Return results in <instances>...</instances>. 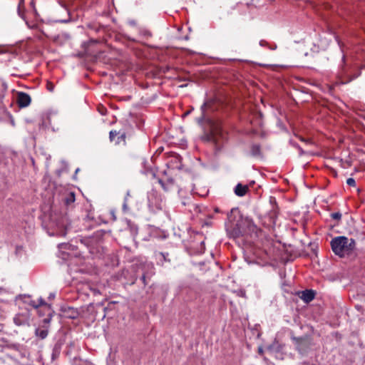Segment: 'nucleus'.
<instances>
[{
	"mask_svg": "<svg viewBox=\"0 0 365 365\" xmlns=\"http://www.w3.org/2000/svg\"><path fill=\"white\" fill-rule=\"evenodd\" d=\"M364 119L365 120V117L364 118Z\"/></svg>",
	"mask_w": 365,
	"mask_h": 365,
	"instance_id": "obj_50",
	"label": "nucleus"
},
{
	"mask_svg": "<svg viewBox=\"0 0 365 365\" xmlns=\"http://www.w3.org/2000/svg\"><path fill=\"white\" fill-rule=\"evenodd\" d=\"M258 353L260 354V355H262L264 351H263V349L262 348L259 347V349H258Z\"/></svg>",
	"mask_w": 365,
	"mask_h": 365,
	"instance_id": "obj_40",
	"label": "nucleus"
},
{
	"mask_svg": "<svg viewBox=\"0 0 365 365\" xmlns=\"http://www.w3.org/2000/svg\"><path fill=\"white\" fill-rule=\"evenodd\" d=\"M347 242L348 238L345 236H338L333 238L330 242L333 252L340 257L349 255Z\"/></svg>",
	"mask_w": 365,
	"mask_h": 365,
	"instance_id": "obj_4",
	"label": "nucleus"
},
{
	"mask_svg": "<svg viewBox=\"0 0 365 365\" xmlns=\"http://www.w3.org/2000/svg\"><path fill=\"white\" fill-rule=\"evenodd\" d=\"M109 138L111 142H114L115 144L119 145L123 143L125 144L126 132L123 129L112 130L109 133Z\"/></svg>",
	"mask_w": 365,
	"mask_h": 365,
	"instance_id": "obj_12",
	"label": "nucleus"
},
{
	"mask_svg": "<svg viewBox=\"0 0 365 365\" xmlns=\"http://www.w3.org/2000/svg\"><path fill=\"white\" fill-rule=\"evenodd\" d=\"M297 137L302 142H304L306 143H312V141L310 139H305L304 138H303L302 136H297Z\"/></svg>",
	"mask_w": 365,
	"mask_h": 365,
	"instance_id": "obj_37",
	"label": "nucleus"
},
{
	"mask_svg": "<svg viewBox=\"0 0 365 365\" xmlns=\"http://www.w3.org/2000/svg\"><path fill=\"white\" fill-rule=\"evenodd\" d=\"M346 184L349 186H351V187H355L356 186V181L354 178H349L346 180Z\"/></svg>",
	"mask_w": 365,
	"mask_h": 365,
	"instance_id": "obj_31",
	"label": "nucleus"
},
{
	"mask_svg": "<svg viewBox=\"0 0 365 365\" xmlns=\"http://www.w3.org/2000/svg\"><path fill=\"white\" fill-rule=\"evenodd\" d=\"M51 319V314L48 313V317L46 318L43 319V322L44 324H48L50 323Z\"/></svg>",
	"mask_w": 365,
	"mask_h": 365,
	"instance_id": "obj_34",
	"label": "nucleus"
},
{
	"mask_svg": "<svg viewBox=\"0 0 365 365\" xmlns=\"http://www.w3.org/2000/svg\"><path fill=\"white\" fill-rule=\"evenodd\" d=\"M205 237L202 233L196 232L192 237L190 243V249L193 250L195 254H202L205 250Z\"/></svg>",
	"mask_w": 365,
	"mask_h": 365,
	"instance_id": "obj_6",
	"label": "nucleus"
},
{
	"mask_svg": "<svg viewBox=\"0 0 365 365\" xmlns=\"http://www.w3.org/2000/svg\"><path fill=\"white\" fill-rule=\"evenodd\" d=\"M269 202L270 209L264 217L267 220L262 222V225L266 227H271L275 225L279 211L275 197L270 196Z\"/></svg>",
	"mask_w": 365,
	"mask_h": 365,
	"instance_id": "obj_3",
	"label": "nucleus"
},
{
	"mask_svg": "<svg viewBox=\"0 0 365 365\" xmlns=\"http://www.w3.org/2000/svg\"><path fill=\"white\" fill-rule=\"evenodd\" d=\"M96 315H94V316L93 317V319H92V320H93V321H94V320H96Z\"/></svg>",
	"mask_w": 365,
	"mask_h": 365,
	"instance_id": "obj_46",
	"label": "nucleus"
},
{
	"mask_svg": "<svg viewBox=\"0 0 365 365\" xmlns=\"http://www.w3.org/2000/svg\"><path fill=\"white\" fill-rule=\"evenodd\" d=\"M268 351H270L271 353L273 351V346H270L268 347Z\"/></svg>",
	"mask_w": 365,
	"mask_h": 365,
	"instance_id": "obj_42",
	"label": "nucleus"
},
{
	"mask_svg": "<svg viewBox=\"0 0 365 365\" xmlns=\"http://www.w3.org/2000/svg\"><path fill=\"white\" fill-rule=\"evenodd\" d=\"M99 111L101 113V114H103V115H104V114H105V113H103V110H99Z\"/></svg>",
	"mask_w": 365,
	"mask_h": 365,
	"instance_id": "obj_49",
	"label": "nucleus"
},
{
	"mask_svg": "<svg viewBox=\"0 0 365 365\" xmlns=\"http://www.w3.org/2000/svg\"><path fill=\"white\" fill-rule=\"evenodd\" d=\"M30 6H31L34 14H36L37 10H36V5H35V0H31V1L30 3Z\"/></svg>",
	"mask_w": 365,
	"mask_h": 365,
	"instance_id": "obj_35",
	"label": "nucleus"
},
{
	"mask_svg": "<svg viewBox=\"0 0 365 365\" xmlns=\"http://www.w3.org/2000/svg\"><path fill=\"white\" fill-rule=\"evenodd\" d=\"M53 220L54 221L56 228L51 233H50V235L58 237L66 236L67 230L71 224L67 213H65L59 219L53 217Z\"/></svg>",
	"mask_w": 365,
	"mask_h": 365,
	"instance_id": "obj_5",
	"label": "nucleus"
},
{
	"mask_svg": "<svg viewBox=\"0 0 365 365\" xmlns=\"http://www.w3.org/2000/svg\"><path fill=\"white\" fill-rule=\"evenodd\" d=\"M30 321V314L28 312L25 313H18L14 317V322L16 326L29 325Z\"/></svg>",
	"mask_w": 365,
	"mask_h": 365,
	"instance_id": "obj_17",
	"label": "nucleus"
},
{
	"mask_svg": "<svg viewBox=\"0 0 365 365\" xmlns=\"http://www.w3.org/2000/svg\"><path fill=\"white\" fill-rule=\"evenodd\" d=\"M108 309H109V307H104V308H103L104 314H103V315L102 316V319H104V318L106 317V310H107Z\"/></svg>",
	"mask_w": 365,
	"mask_h": 365,
	"instance_id": "obj_39",
	"label": "nucleus"
},
{
	"mask_svg": "<svg viewBox=\"0 0 365 365\" xmlns=\"http://www.w3.org/2000/svg\"><path fill=\"white\" fill-rule=\"evenodd\" d=\"M48 330L47 328H37L35 330V334L41 339H45L48 336Z\"/></svg>",
	"mask_w": 365,
	"mask_h": 365,
	"instance_id": "obj_23",
	"label": "nucleus"
},
{
	"mask_svg": "<svg viewBox=\"0 0 365 365\" xmlns=\"http://www.w3.org/2000/svg\"><path fill=\"white\" fill-rule=\"evenodd\" d=\"M250 155L256 158H262V146L260 144H252L250 145Z\"/></svg>",
	"mask_w": 365,
	"mask_h": 365,
	"instance_id": "obj_20",
	"label": "nucleus"
},
{
	"mask_svg": "<svg viewBox=\"0 0 365 365\" xmlns=\"http://www.w3.org/2000/svg\"><path fill=\"white\" fill-rule=\"evenodd\" d=\"M38 304H39V307H43L44 308L47 309H48V311H50V309H51V307H50V305H49V304H48L46 302V301H45L43 298H41V297L38 299Z\"/></svg>",
	"mask_w": 365,
	"mask_h": 365,
	"instance_id": "obj_26",
	"label": "nucleus"
},
{
	"mask_svg": "<svg viewBox=\"0 0 365 365\" xmlns=\"http://www.w3.org/2000/svg\"><path fill=\"white\" fill-rule=\"evenodd\" d=\"M16 103L20 108L28 107L31 103V96L22 91H19L16 95Z\"/></svg>",
	"mask_w": 365,
	"mask_h": 365,
	"instance_id": "obj_15",
	"label": "nucleus"
},
{
	"mask_svg": "<svg viewBox=\"0 0 365 365\" xmlns=\"http://www.w3.org/2000/svg\"><path fill=\"white\" fill-rule=\"evenodd\" d=\"M29 304L33 307L34 309H38L39 308V304H38V303L34 301V300H31L29 303Z\"/></svg>",
	"mask_w": 365,
	"mask_h": 365,
	"instance_id": "obj_36",
	"label": "nucleus"
},
{
	"mask_svg": "<svg viewBox=\"0 0 365 365\" xmlns=\"http://www.w3.org/2000/svg\"><path fill=\"white\" fill-rule=\"evenodd\" d=\"M99 111L101 113V114H103V115H104V114H105V113H103V110H99Z\"/></svg>",
	"mask_w": 365,
	"mask_h": 365,
	"instance_id": "obj_48",
	"label": "nucleus"
},
{
	"mask_svg": "<svg viewBox=\"0 0 365 365\" xmlns=\"http://www.w3.org/2000/svg\"><path fill=\"white\" fill-rule=\"evenodd\" d=\"M204 133L200 136V140L204 143H211L217 146V140L215 136V132L217 130V125L215 126L209 127L208 130L206 128H204Z\"/></svg>",
	"mask_w": 365,
	"mask_h": 365,
	"instance_id": "obj_11",
	"label": "nucleus"
},
{
	"mask_svg": "<svg viewBox=\"0 0 365 365\" xmlns=\"http://www.w3.org/2000/svg\"><path fill=\"white\" fill-rule=\"evenodd\" d=\"M6 91V85L0 81V105L3 103V99L5 96V93Z\"/></svg>",
	"mask_w": 365,
	"mask_h": 365,
	"instance_id": "obj_25",
	"label": "nucleus"
},
{
	"mask_svg": "<svg viewBox=\"0 0 365 365\" xmlns=\"http://www.w3.org/2000/svg\"><path fill=\"white\" fill-rule=\"evenodd\" d=\"M153 175L155 178H157L158 182L161 185L165 191H170L174 187L175 180L172 177L168 175V172L166 170L163 172L161 177H156L155 173H153Z\"/></svg>",
	"mask_w": 365,
	"mask_h": 365,
	"instance_id": "obj_8",
	"label": "nucleus"
},
{
	"mask_svg": "<svg viewBox=\"0 0 365 365\" xmlns=\"http://www.w3.org/2000/svg\"><path fill=\"white\" fill-rule=\"evenodd\" d=\"M214 210H215V212H220V209L218 207H215L214 209Z\"/></svg>",
	"mask_w": 365,
	"mask_h": 365,
	"instance_id": "obj_43",
	"label": "nucleus"
},
{
	"mask_svg": "<svg viewBox=\"0 0 365 365\" xmlns=\"http://www.w3.org/2000/svg\"><path fill=\"white\" fill-rule=\"evenodd\" d=\"M103 306V304H101V303H98L96 305H94L93 304H90L88 307H87V311L88 312H93L95 310L96 308H100Z\"/></svg>",
	"mask_w": 365,
	"mask_h": 365,
	"instance_id": "obj_27",
	"label": "nucleus"
},
{
	"mask_svg": "<svg viewBox=\"0 0 365 365\" xmlns=\"http://www.w3.org/2000/svg\"><path fill=\"white\" fill-rule=\"evenodd\" d=\"M291 339L296 349L301 354L307 352L312 345V339L309 335H304L299 337L292 336Z\"/></svg>",
	"mask_w": 365,
	"mask_h": 365,
	"instance_id": "obj_7",
	"label": "nucleus"
},
{
	"mask_svg": "<svg viewBox=\"0 0 365 365\" xmlns=\"http://www.w3.org/2000/svg\"><path fill=\"white\" fill-rule=\"evenodd\" d=\"M168 70H169V67H168V66H167V67H166V69L164 71V72H165V71H168Z\"/></svg>",
	"mask_w": 365,
	"mask_h": 365,
	"instance_id": "obj_47",
	"label": "nucleus"
},
{
	"mask_svg": "<svg viewBox=\"0 0 365 365\" xmlns=\"http://www.w3.org/2000/svg\"><path fill=\"white\" fill-rule=\"evenodd\" d=\"M301 299L306 303L312 301L315 297V292L312 289H305L302 292Z\"/></svg>",
	"mask_w": 365,
	"mask_h": 365,
	"instance_id": "obj_22",
	"label": "nucleus"
},
{
	"mask_svg": "<svg viewBox=\"0 0 365 365\" xmlns=\"http://www.w3.org/2000/svg\"><path fill=\"white\" fill-rule=\"evenodd\" d=\"M290 143L299 150V154L300 156L307 153L297 143L293 142H290Z\"/></svg>",
	"mask_w": 365,
	"mask_h": 365,
	"instance_id": "obj_28",
	"label": "nucleus"
},
{
	"mask_svg": "<svg viewBox=\"0 0 365 365\" xmlns=\"http://www.w3.org/2000/svg\"><path fill=\"white\" fill-rule=\"evenodd\" d=\"M342 61L344 65L342 66L341 71L339 75L338 80L335 83L336 85H342L350 83L361 76V69L365 67V66H346L345 64V56H343Z\"/></svg>",
	"mask_w": 365,
	"mask_h": 365,
	"instance_id": "obj_2",
	"label": "nucleus"
},
{
	"mask_svg": "<svg viewBox=\"0 0 365 365\" xmlns=\"http://www.w3.org/2000/svg\"><path fill=\"white\" fill-rule=\"evenodd\" d=\"M25 0H20L18 4V12L20 14L21 9H24Z\"/></svg>",
	"mask_w": 365,
	"mask_h": 365,
	"instance_id": "obj_30",
	"label": "nucleus"
},
{
	"mask_svg": "<svg viewBox=\"0 0 365 365\" xmlns=\"http://www.w3.org/2000/svg\"><path fill=\"white\" fill-rule=\"evenodd\" d=\"M355 247H356V242H355V240L354 239H352V238H351L350 240L348 239L347 248H348V254H349V255L352 253V252L355 249Z\"/></svg>",
	"mask_w": 365,
	"mask_h": 365,
	"instance_id": "obj_24",
	"label": "nucleus"
},
{
	"mask_svg": "<svg viewBox=\"0 0 365 365\" xmlns=\"http://www.w3.org/2000/svg\"><path fill=\"white\" fill-rule=\"evenodd\" d=\"M115 303H116L115 302H110L108 304V307H110V305L114 304H115Z\"/></svg>",
	"mask_w": 365,
	"mask_h": 365,
	"instance_id": "obj_44",
	"label": "nucleus"
},
{
	"mask_svg": "<svg viewBox=\"0 0 365 365\" xmlns=\"http://www.w3.org/2000/svg\"><path fill=\"white\" fill-rule=\"evenodd\" d=\"M91 42H92V43H97L98 41L97 40H91Z\"/></svg>",
	"mask_w": 365,
	"mask_h": 365,
	"instance_id": "obj_45",
	"label": "nucleus"
},
{
	"mask_svg": "<svg viewBox=\"0 0 365 365\" xmlns=\"http://www.w3.org/2000/svg\"><path fill=\"white\" fill-rule=\"evenodd\" d=\"M61 312L65 318L71 319H76L80 316L78 309L72 307H63L61 308Z\"/></svg>",
	"mask_w": 365,
	"mask_h": 365,
	"instance_id": "obj_19",
	"label": "nucleus"
},
{
	"mask_svg": "<svg viewBox=\"0 0 365 365\" xmlns=\"http://www.w3.org/2000/svg\"><path fill=\"white\" fill-rule=\"evenodd\" d=\"M46 88L49 91H53L54 88V86L51 82L48 81L46 84Z\"/></svg>",
	"mask_w": 365,
	"mask_h": 365,
	"instance_id": "obj_33",
	"label": "nucleus"
},
{
	"mask_svg": "<svg viewBox=\"0 0 365 365\" xmlns=\"http://www.w3.org/2000/svg\"><path fill=\"white\" fill-rule=\"evenodd\" d=\"M206 107H207V103H204L200 108L201 111H202V115H200V117H199L197 119V122L198 123V124L203 126L204 128H205V126L212 127V126H215V124H216L215 122L212 119L206 117V115H205Z\"/></svg>",
	"mask_w": 365,
	"mask_h": 365,
	"instance_id": "obj_14",
	"label": "nucleus"
},
{
	"mask_svg": "<svg viewBox=\"0 0 365 365\" xmlns=\"http://www.w3.org/2000/svg\"><path fill=\"white\" fill-rule=\"evenodd\" d=\"M241 222L246 227V230L250 234H257V232L260 231V229L257 226V225H255L254 220L250 217L241 219Z\"/></svg>",
	"mask_w": 365,
	"mask_h": 365,
	"instance_id": "obj_16",
	"label": "nucleus"
},
{
	"mask_svg": "<svg viewBox=\"0 0 365 365\" xmlns=\"http://www.w3.org/2000/svg\"><path fill=\"white\" fill-rule=\"evenodd\" d=\"M140 280L142 281L143 284V287H146L148 285V281H147V276L146 274H143L142 277H140Z\"/></svg>",
	"mask_w": 365,
	"mask_h": 365,
	"instance_id": "obj_32",
	"label": "nucleus"
},
{
	"mask_svg": "<svg viewBox=\"0 0 365 365\" xmlns=\"http://www.w3.org/2000/svg\"><path fill=\"white\" fill-rule=\"evenodd\" d=\"M226 232L229 238L237 239L240 237H242L244 235V231L242 229L241 223L237 221L234 223L230 222L226 226Z\"/></svg>",
	"mask_w": 365,
	"mask_h": 365,
	"instance_id": "obj_9",
	"label": "nucleus"
},
{
	"mask_svg": "<svg viewBox=\"0 0 365 365\" xmlns=\"http://www.w3.org/2000/svg\"><path fill=\"white\" fill-rule=\"evenodd\" d=\"M330 216L332 219L336 220L338 222L341 220V214L339 212H333L330 215Z\"/></svg>",
	"mask_w": 365,
	"mask_h": 365,
	"instance_id": "obj_29",
	"label": "nucleus"
},
{
	"mask_svg": "<svg viewBox=\"0 0 365 365\" xmlns=\"http://www.w3.org/2000/svg\"><path fill=\"white\" fill-rule=\"evenodd\" d=\"M166 165L170 170H182L183 168L181 156L173 152L168 155Z\"/></svg>",
	"mask_w": 365,
	"mask_h": 365,
	"instance_id": "obj_10",
	"label": "nucleus"
},
{
	"mask_svg": "<svg viewBox=\"0 0 365 365\" xmlns=\"http://www.w3.org/2000/svg\"><path fill=\"white\" fill-rule=\"evenodd\" d=\"M249 191V186L247 185H242V183H237L234 189V192L237 196L243 197Z\"/></svg>",
	"mask_w": 365,
	"mask_h": 365,
	"instance_id": "obj_21",
	"label": "nucleus"
},
{
	"mask_svg": "<svg viewBox=\"0 0 365 365\" xmlns=\"http://www.w3.org/2000/svg\"><path fill=\"white\" fill-rule=\"evenodd\" d=\"M137 278L135 277L133 280L130 283V285H133L135 283Z\"/></svg>",
	"mask_w": 365,
	"mask_h": 365,
	"instance_id": "obj_41",
	"label": "nucleus"
},
{
	"mask_svg": "<svg viewBox=\"0 0 365 365\" xmlns=\"http://www.w3.org/2000/svg\"><path fill=\"white\" fill-rule=\"evenodd\" d=\"M154 257L158 265L164 266L165 263H170L174 256L168 252H155Z\"/></svg>",
	"mask_w": 365,
	"mask_h": 365,
	"instance_id": "obj_13",
	"label": "nucleus"
},
{
	"mask_svg": "<svg viewBox=\"0 0 365 365\" xmlns=\"http://www.w3.org/2000/svg\"><path fill=\"white\" fill-rule=\"evenodd\" d=\"M105 231L98 230L92 236L80 240L81 243L87 247L89 253L93 257L101 255L103 252V241Z\"/></svg>",
	"mask_w": 365,
	"mask_h": 365,
	"instance_id": "obj_1",
	"label": "nucleus"
},
{
	"mask_svg": "<svg viewBox=\"0 0 365 365\" xmlns=\"http://www.w3.org/2000/svg\"><path fill=\"white\" fill-rule=\"evenodd\" d=\"M235 209H231L230 212H227V217L230 218V215L232 213V212L234 211Z\"/></svg>",
	"mask_w": 365,
	"mask_h": 365,
	"instance_id": "obj_38",
	"label": "nucleus"
},
{
	"mask_svg": "<svg viewBox=\"0 0 365 365\" xmlns=\"http://www.w3.org/2000/svg\"><path fill=\"white\" fill-rule=\"evenodd\" d=\"M76 200L74 192H66L61 195V202L66 207H73Z\"/></svg>",
	"mask_w": 365,
	"mask_h": 365,
	"instance_id": "obj_18",
	"label": "nucleus"
}]
</instances>
